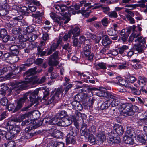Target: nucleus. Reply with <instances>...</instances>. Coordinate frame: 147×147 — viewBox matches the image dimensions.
I'll return each instance as SVG.
<instances>
[{
	"instance_id": "41",
	"label": "nucleus",
	"mask_w": 147,
	"mask_h": 147,
	"mask_svg": "<svg viewBox=\"0 0 147 147\" xmlns=\"http://www.w3.org/2000/svg\"><path fill=\"white\" fill-rule=\"evenodd\" d=\"M129 49V47L126 45H123L118 49V51L120 54H122L124 51Z\"/></svg>"
},
{
	"instance_id": "57",
	"label": "nucleus",
	"mask_w": 147,
	"mask_h": 147,
	"mask_svg": "<svg viewBox=\"0 0 147 147\" xmlns=\"http://www.w3.org/2000/svg\"><path fill=\"white\" fill-rule=\"evenodd\" d=\"M34 28L32 26H29L27 27L26 29V32L28 33V35L30 34H31V33L34 30Z\"/></svg>"
},
{
	"instance_id": "38",
	"label": "nucleus",
	"mask_w": 147,
	"mask_h": 147,
	"mask_svg": "<svg viewBox=\"0 0 147 147\" xmlns=\"http://www.w3.org/2000/svg\"><path fill=\"white\" fill-rule=\"evenodd\" d=\"M25 66H26L25 64L21 65L20 66L18 67L16 69L14 70V71L15 73H19L22 71H24L25 69Z\"/></svg>"
},
{
	"instance_id": "62",
	"label": "nucleus",
	"mask_w": 147,
	"mask_h": 147,
	"mask_svg": "<svg viewBox=\"0 0 147 147\" xmlns=\"http://www.w3.org/2000/svg\"><path fill=\"white\" fill-rule=\"evenodd\" d=\"M136 27L135 25H133L131 26H130L128 27L127 29V31L129 33H130L131 31L132 30L133 32L135 31V30L136 29Z\"/></svg>"
},
{
	"instance_id": "56",
	"label": "nucleus",
	"mask_w": 147,
	"mask_h": 147,
	"mask_svg": "<svg viewBox=\"0 0 147 147\" xmlns=\"http://www.w3.org/2000/svg\"><path fill=\"white\" fill-rule=\"evenodd\" d=\"M7 35V31L4 29H1L0 31V37H3Z\"/></svg>"
},
{
	"instance_id": "20",
	"label": "nucleus",
	"mask_w": 147,
	"mask_h": 147,
	"mask_svg": "<svg viewBox=\"0 0 147 147\" xmlns=\"http://www.w3.org/2000/svg\"><path fill=\"white\" fill-rule=\"evenodd\" d=\"M66 142L67 144H74L75 142V136L70 134H68L66 136Z\"/></svg>"
},
{
	"instance_id": "3",
	"label": "nucleus",
	"mask_w": 147,
	"mask_h": 147,
	"mask_svg": "<svg viewBox=\"0 0 147 147\" xmlns=\"http://www.w3.org/2000/svg\"><path fill=\"white\" fill-rule=\"evenodd\" d=\"M43 90V88H38L35 89L34 91H30L25 94L23 97L20 98L17 103V108L18 109L21 108L22 104L25 100L28 98V96L32 104L36 103L37 102V99L36 98V96L38 95L39 91L40 90Z\"/></svg>"
},
{
	"instance_id": "49",
	"label": "nucleus",
	"mask_w": 147,
	"mask_h": 147,
	"mask_svg": "<svg viewBox=\"0 0 147 147\" xmlns=\"http://www.w3.org/2000/svg\"><path fill=\"white\" fill-rule=\"evenodd\" d=\"M28 36V39L30 41H34L37 38L36 35L32 34H30Z\"/></svg>"
},
{
	"instance_id": "29",
	"label": "nucleus",
	"mask_w": 147,
	"mask_h": 147,
	"mask_svg": "<svg viewBox=\"0 0 147 147\" xmlns=\"http://www.w3.org/2000/svg\"><path fill=\"white\" fill-rule=\"evenodd\" d=\"M86 44L84 49V53L86 56H88L90 54L91 46L90 45Z\"/></svg>"
},
{
	"instance_id": "44",
	"label": "nucleus",
	"mask_w": 147,
	"mask_h": 147,
	"mask_svg": "<svg viewBox=\"0 0 147 147\" xmlns=\"http://www.w3.org/2000/svg\"><path fill=\"white\" fill-rule=\"evenodd\" d=\"M82 114L80 112H77L76 113L75 116H72L71 119H73V121H76L78 120L80 117H81Z\"/></svg>"
},
{
	"instance_id": "42",
	"label": "nucleus",
	"mask_w": 147,
	"mask_h": 147,
	"mask_svg": "<svg viewBox=\"0 0 147 147\" xmlns=\"http://www.w3.org/2000/svg\"><path fill=\"white\" fill-rule=\"evenodd\" d=\"M70 131L69 134H70L72 136H75L76 135L78 131L75 128H73L71 126H70L69 128Z\"/></svg>"
},
{
	"instance_id": "24",
	"label": "nucleus",
	"mask_w": 147,
	"mask_h": 147,
	"mask_svg": "<svg viewBox=\"0 0 147 147\" xmlns=\"http://www.w3.org/2000/svg\"><path fill=\"white\" fill-rule=\"evenodd\" d=\"M118 32L117 28H112L107 30V34L111 36H115L118 34Z\"/></svg>"
},
{
	"instance_id": "59",
	"label": "nucleus",
	"mask_w": 147,
	"mask_h": 147,
	"mask_svg": "<svg viewBox=\"0 0 147 147\" xmlns=\"http://www.w3.org/2000/svg\"><path fill=\"white\" fill-rule=\"evenodd\" d=\"M96 129L95 126H92L89 128L88 129L89 134L94 133L96 131Z\"/></svg>"
},
{
	"instance_id": "34",
	"label": "nucleus",
	"mask_w": 147,
	"mask_h": 147,
	"mask_svg": "<svg viewBox=\"0 0 147 147\" xmlns=\"http://www.w3.org/2000/svg\"><path fill=\"white\" fill-rule=\"evenodd\" d=\"M119 96L111 92H108L106 97L109 99L110 101L113 100L116 98V97Z\"/></svg>"
},
{
	"instance_id": "40",
	"label": "nucleus",
	"mask_w": 147,
	"mask_h": 147,
	"mask_svg": "<svg viewBox=\"0 0 147 147\" xmlns=\"http://www.w3.org/2000/svg\"><path fill=\"white\" fill-rule=\"evenodd\" d=\"M109 17L110 18H117L118 17V15L115 11H111L109 12L107 14Z\"/></svg>"
},
{
	"instance_id": "50",
	"label": "nucleus",
	"mask_w": 147,
	"mask_h": 147,
	"mask_svg": "<svg viewBox=\"0 0 147 147\" xmlns=\"http://www.w3.org/2000/svg\"><path fill=\"white\" fill-rule=\"evenodd\" d=\"M34 62V60L32 58L28 59L26 61V63L25 65L27 66H30L33 64Z\"/></svg>"
},
{
	"instance_id": "53",
	"label": "nucleus",
	"mask_w": 147,
	"mask_h": 147,
	"mask_svg": "<svg viewBox=\"0 0 147 147\" xmlns=\"http://www.w3.org/2000/svg\"><path fill=\"white\" fill-rule=\"evenodd\" d=\"M142 116L143 117L144 124L147 125V113H142Z\"/></svg>"
},
{
	"instance_id": "5",
	"label": "nucleus",
	"mask_w": 147,
	"mask_h": 147,
	"mask_svg": "<svg viewBox=\"0 0 147 147\" xmlns=\"http://www.w3.org/2000/svg\"><path fill=\"white\" fill-rule=\"evenodd\" d=\"M63 92L62 88L61 87L56 89L55 90L54 95L52 96L48 100L47 105H49L52 103L54 104L57 102L60 98V95H61V96Z\"/></svg>"
},
{
	"instance_id": "26",
	"label": "nucleus",
	"mask_w": 147,
	"mask_h": 147,
	"mask_svg": "<svg viewBox=\"0 0 147 147\" xmlns=\"http://www.w3.org/2000/svg\"><path fill=\"white\" fill-rule=\"evenodd\" d=\"M86 125L84 124L82 125L80 131V133L81 135L84 136L85 137H87L89 134L87 131H86Z\"/></svg>"
},
{
	"instance_id": "25",
	"label": "nucleus",
	"mask_w": 147,
	"mask_h": 147,
	"mask_svg": "<svg viewBox=\"0 0 147 147\" xmlns=\"http://www.w3.org/2000/svg\"><path fill=\"white\" fill-rule=\"evenodd\" d=\"M61 119L58 118H52L49 121V123L51 125H57L60 126L59 123H60Z\"/></svg>"
},
{
	"instance_id": "54",
	"label": "nucleus",
	"mask_w": 147,
	"mask_h": 147,
	"mask_svg": "<svg viewBox=\"0 0 147 147\" xmlns=\"http://www.w3.org/2000/svg\"><path fill=\"white\" fill-rule=\"evenodd\" d=\"M21 29L18 27L14 28L12 30V32L15 34H17L20 33Z\"/></svg>"
},
{
	"instance_id": "10",
	"label": "nucleus",
	"mask_w": 147,
	"mask_h": 147,
	"mask_svg": "<svg viewBox=\"0 0 147 147\" xmlns=\"http://www.w3.org/2000/svg\"><path fill=\"white\" fill-rule=\"evenodd\" d=\"M6 128L9 130H11L16 132H19V129L18 126L14 124L13 120L9 121L7 123Z\"/></svg>"
},
{
	"instance_id": "22",
	"label": "nucleus",
	"mask_w": 147,
	"mask_h": 147,
	"mask_svg": "<svg viewBox=\"0 0 147 147\" xmlns=\"http://www.w3.org/2000/svg\"><path fill=\"white\" fill-rule=\"evenodd\" d=\"M112 43V41L107 35H105L103 37L102 43L104 46H106Z\"/></svg>"
},
{
	"instance_id": "27",
	"label": "nucleus",
	"mask_w": 147,
	"mask_h": 147,
	"mask_svg": "<svg viewBox=\"0 0 147 147\" xmlns=\"http://www.w3.org/2000/svg\"><path fill=\"white\" fill-rule=\"evenodd\" d=\"M89 38L94 40V42L96 43H99L100 40L101 39V37L98 36L96 37V35L93 34H92L89 33Z\"/></svg>"
},
{
	"instance_id": "48",
	"label": "nucleus",
	"mask_w": 147,
	"mask_h": 147,
	"mask_svg": "<svg viewBox=\"0 0 147 147\" xmlns=\"http://www.w3.org/2000/svg\"><path fill=\"white\" fill-rule=\"evenodd\" d=\"M58 117L60 119H62L67 115V113L64 111H62L58 113Z\"/></svg>"
},
{
	"instance_id": "11",
	"label": "nucleus",
	"mask_w": 147,
	"mask_h": 147,
	"mask_svg": "<svg viewBox=\"0 0 147 147\" xmlns=\"http://www.w3.org/2000/svg\"><path fill=\"white\" fill-rule=\"evenodd\" d=\"M114 134L116 133L118 135H122L124 132L123 127L118 124H116L113 126Z\"/></svg>"
},
{
	"instance_id": "17",
	"label": "nucleus",
	"mask_w": 147,
	"mask_h": 147,
	"mask_svg": "<svg viewBox=\"0 0 147 147\" xmlns=\"http://www.w3.org/2000/svg\"><path fill=\"white\" fill-rule=\"evenodd\" d=\"M9 132H7L5 136L6 139L11 140L13 139L15 137V134L19 132H16L12 130H9Z\"/></svg>"
},
{
	"instance_id": "7",
	"label": "nucleus",
	"mask_w": 147,
	"mask_h": 147,
	"mask_svg": "<svg viewBox=\"0 0 147 147\" xmlns=\"http://www.w3.org/2000/svg\"><path fill=\"white\" fill-rule=\"evenodd\" d=\"M139 33L136 34V32H133L129 37L128 42L130 43H131L134 38H136L135 40V42H138L142 43H145L146 41V38H143L141 36L139 37Z\"/></svg>"
},
{
	"instance_id": "31",
	"label": "nucleus",
	"mask_w": 147,
	"mask_h": 147,
	"mask_svg": "<svg viewBox=\"0 0 147 147\" xmlns=\"http://www.w3.org/2000/svg\"><path fill=\"white\" fill-rule=\"evenodd\" d=\"M50 57L49 59L48 62L49 65L51 66L57 65L59 63V62L58 61Z\"/></svg>"
},
{
	"instance_id": "4",
	"label": "nucleus",
	"mask_w": 147,
	"mask_h": 147,
	"mask_svg": "<svg viewBox=\"0 0 147 147\" xmlns=\"http://www.w3.org/2000/svg\"><path fill=\"white\" fill-rule=\"evenodd\" d=\"M134 107H137L136 106H133L131 105L128 104H122L119 107L120 114L125 116L132 115L134 113L133 110V108Z\"/></svg>"
},
{
	"instance_id": "43",
	"label": "nucleus",
	"mask_w": 147,
	"mask_h": 147,
	"mask_svg": "<svg viewBox=\"0 0 147 147\" xmlns=\"http://www.w3.org/2000/svg\"><path fill=\"white\" fill-rule=\"evenodd\" d=\"M0 4L2 8H9V7L7 6L6 0H0Z\"/></svg>"
},
{
	"instance_id": "58",
	"label": "nucleus",
	"mask_w": 147,
	"mask_h": 147,
	"mask_svg": "<svg viewBox=\"0 0 147 147\" xmlns=\"http://www.w3.org/2000/svg\"><path fill=\"white\" fill-rule=\"evenodd\" d=\"M80 43L81 44H82L84 42L85 44L86 43H87L89 41L88 40H85V38L84 36H82L79 38Z\"/></svg>"
},
{
	"instance_id": "55",
	"label": "nucleus",
	"mask_w": 147,
	"mask_h": 147,
	"mask_svg": "<svg viewBox=\"0 0 147 147\" xmlns=\"http://www.w3.org/2000/svg\"><path fill=\"white\" fill-rule=\"evenodd\" d=\"M2 66L0 65V75L4 74L7 71V68L6 67H3Z\"/></svg>"
},
{
	"instance_id": "13",
	"label": "nucleus",
	"mask_w": 147,
	"mask_h": 147,
	"mask_svg": "<svg viewBox=\"0 0 147 147\" xmlns=\"http://www.w3.org/2000/svg\"><path fill=\"white\" fill-rule=\"evenodd\" d=\"M72 120L70 118L68 119L63 118L61 119L60 126L66 127L70 125L72 123Z\"/></svg>"
},
{
	"instance_id": "32",
	"label": "nucleus",
	"mask_w": 147,
	"mask_h": 147,
	"mask_svg": "<svg viewBox=\"0 0 147 147\" xmlns=\"http://www.w3.org/2000/svg\"><path fill=\"white\" fill-rule=\"evenodd\" d=\"M126 134H127V136H129L136 137V134L135 133L134 131L130 127H128L127 128Z\"/></svg>"
},
{
	"instance_id": "63",
	"label": "nucleus",
	"mask_w": 147,
	"mask_h": 147,
	"mask_svg": "<svg viewBox=\"0 0 147 147\" xmlns=\"http://www.w3.org/2000/svg\"><path fill=\"white\" fill-rule=\"evenodd\" d=\"M28 117L29 114L27 113L22 114L19 117V118L20 121H22L24 119L28 118Z\"/></svg>"
},
{
	"instance_id": "47",
	"label": "nucleus",
	"mask_w": 147,
	"mask_h": 147,
	"mask_svg": "<svg viewBox=\"0 0 147 147\" xmlns=\"http://www.w3.org/2000/svg\"><path fill=\"white\" fill-rule=\"evenodd\" d=\"M78 74L79 75V77L82 79V80L84 81L85 82H88V80L86 79L87 78V76L85 74H82L81 73L79 72H77Z\"/></svg>"
},
{
	"instance_id": "30",
	"label": "nucleus",
	"mask_w": 147,
	"mask_h": 147,
	"mask_svg": "<svg viewBox=\"0 0 147 147\" xmlns=\"http://www.w3.org/2000/svg\"><path fill=\"white\" fill-rule=\"evenodd\" d=\"M111 101V107L117 106L120 103V99L119 96H117L115 99Z\"/></svg>"
},
{
	"instance_id": "18",
	"label": "nucleus",
	"mask_w": 147,
	"mask_h": 147,
	"mask_svg": "<svg viewBox=\"0 0 147 147\" xmlns=\"http://www.w3.org/2000/svg\"><path fill=\"white\" fill-rule=\"evenodd\" d=\"M73 108L77 111H80L82 109V105L78 101L74 100L71 103Z\"/></svg>"
},
{
	"instance_id": "39",
	"label": "nucleus",
	"mask_w": 147,
	"mask_h": 147,
	"mask_svg": "<svg viewBox=\"0 0 147 147\" xmlns=\"http://www.w3.org/2000/svg\"><path fill=\"white\" fill-rule=\"evenodd\" d=\"M136 137L137 140L140 142L144 143L146 142L145 138L142 135L136 134Z\"/></svg>"
},
{
	"instance_id": "36",
	"label": "nucleus",
	"mask_w": 147,
	"mask_h": 147,
	"mask_svg": "<svg viewBox=\"0 0 147 147\" xmlns=\"http://www.w3.org/2000/svg\"><path fill=\"white\" fill-rule=\"evenodd\" d=\"M58 46L55 43H53L52 45L51 48L47 53V55H49L52 53V52L55 50L58 47Z\"/></svg>"
},
{
	"instance_id": "16",
	"label": "nucleus",
	"mask_w": 147,
	"mask_h": 147,
	"mask_svg": "<svg viewBox=\"0 0 147 147\" xmlns=\"http://www.w3.org/2000/svg\"><path fill=\"white\" fill-rule=\"evenodd\" d=\"M138 80L139 84L142 87L145 86L147 82V78L144 76H139L138 78Z\"/></svg>"
},
{
	"instance_id": "1",
	"label": "nucleus",
	"mask_w": 147,
	"mask_h": 147,
	"mask_svg": "<svg viewBox=\"0 0 147 147\" xmlns=\"http://www.w3.org/2000/svg\"><path fill=\"white\" fill-rule=\"evenodd\" d=\"M56 11L60 15L57 16L54 13H50V16L59 25L61 26L63 23L66 24L70 20V16L71 13L75 14L71 8L67 7L65 4L56 5L55 7Z\"/></svg>"
},
{
	"instance_id": "19",
	"label": "nucleus",
	"mask_w": 147,
	"mask_h": 147,
	"mask_svg": "<svg viewBox=\"0 0 147 147\" xmlns=\"http://www.w3.org/2000/svg\"><path fill=\"white\" fill-rule=\"evenodd\" d=\"M117 79H118V81L116 82L117 83V84L124 86L127 88L130 85V84L128 83L125 80L121 78L118 77Z\"/></svg>"
},
{
	"instance_id": "46",
	"label": "nucleus",
	"mask_w": 147,
	"mask_h": 147,
	"mask_svg": "<svg viewBox=\"0 0 147 147\" xmlns=\"http://www.w3.org/2000/svg\"><path fill=\"white\" fill-rule=\"evenodd\" d=\"M8 100L5 97L2 98L0 101L1 104L3 106H6L8 104Z\"/></svg>"
},
{
	"instance_id": "60",
	"label": "nucleus",
	"mask_w": 147,
	"mask_h": 147,
	"mask_svg": "<svg viewBox=\"0 0 147 147\" xmlns=\"http://www.w3.org/2000/svg\"><path fill=\"white\" fill-rule=\"evenodd\" d=\"M125 16L130 23L133 24L135 23L134 19L132 17L130 16L129 15H125Z\"/></svg>"
},
{
	"instance_id": "2",
	"label": "nucleus",
	"mask_w": 147,
	"mask_h": 147,
	"mask_svg": "<svg viewBox=\"0 0 147 147\" xmlns=\"http://www.w3.org/2000/svg\"><path fill=\"white\" fill-rule=\"evenodd\" d=\"M35 74V71L34 69H30L24 75V76H26L25 78V81H15L11 84L12 90L16 88L17 89L16 90L25 89L28 86L27 84L32 81V76Z\"/></svg>"
},
{
	"instance_id": "15",
	"label": "nucleus",
	"mask_w": 147,
	"mask_h": 147,
	"mask_svg": "<svg viewBox=\"0 0 147 147\" xmlns=\"http://www.w3.org/2000/svg\"><path fill=\"white\" fill-rule=\"evenodd\" d=\"M80 33V29L79 27L76 26L73 29L69 31V33L71 34V35H73V37L78 36Z\"/></svg>"
},
{
	"instance_id": "33",
	"label": "nucleus",
	"mask_w": 147,
	"mask_h": 147,
	"mask_svg": "<svg viewBox=\"0 0 147 147\" xmlns=\"http://www.w3.org/2000/svg\"><path fill=\"white\" fill-rule=\"evenodd\" d=\"M86 2V1L85 0H82L81 1H80V4L81 5H75V8L76 10H78L79 9L80 7V6H82L83 4L84 5V6L85 7H86L88 5H90V3H88L86 4H85Z\"/></svg>"
},
{
	"instance_id": "37",
	"label": "nucleus",
	"mask_w": 147,
	"mask_h": 147,
	"mask_svg": "<svg viewBox=\"0 0 147 147\" xmlns=\"http://www.w3.org/2000/svg\"><path fill=\"white\" fill-rule=\"evenodd\" d=\"M125 78L131 83H134L136 80V79L135 77L131 76L129 74H127Z\"/></svg>"
},
{
	"instance_id": "35",
	"label": "nucleus",
	"mask_w": 147,
	"mask_h": 147,
	"mask_svg": "<svg viewBox=\"0 0 147 147\" xmlns=\"http://www.w3.org/2000/svg\"><path fill=\"white\" fill-rule=\"evenodd\" d=\"M88 142L92 144H96V139L94 136L92 134H90L88 138Z\"/></svg>"
},
{
	"instance_id": "9",
	"label": "nucleus",
	"mask_w": 147,
	"mask_h": 147,
	"mask_svg": "<svg viewBox=\"0 0 147 147\" xmlns=\"http://www.w3.org/2000/svg\"><path fill=\"white\" fill-rule=\"evenodd\" d=\"M42 38L43 40L40 41V44L38 47L39 52H41L44 49L46 41L49 38V35L47 33H45L43 34Z\"/></svg>"
},
{
	"instance_id": "21",
	"label": "nucleus",
	"mask_w": 147,
	"mask_h": 147,
	"mask_svg": "<svg viewBox=\"0 0 147 147\" xmlns=\"http://www.w3.org/2000/svg\"><path fill=\"white\" fill-rule=\"evenodd\" d=\"M107 66L105 63L101 62L96 64L94 68L96 70H98L100 69H107Z\"/></svg>"
},
{
	"instance_id": "52",
	"label": "nucleus",
	"mask_w": 147,
	"mask_h": 147,
	"mask_svg": "<svg viewBox=\"0 0 147 147\" xmlns=\"http://www.w3.org/2000/svg\"><path fill=\"white\" fill-rule=\"evenodd\" d=\"M44 94V96L43 99L45 100H47V97L49 95V90L48 88H46L44 92H43Z\"/></svg>"
},
{
	"instance_id": "14",
	"label": "nucleus",
	"mask_w": 147,
	"mask_h": 147,
	"mask_svg": "<svg viewBox=\"0 0 147 147\" xmlns=\"http://www.w3.org/2000/svg\"><path fill=\"white\" fill-rule=\"evenodd\" d=\"M142 43V44H139L138 45H134V50L137 51L138 53H143L146 48V47L144 45V43Z\"/></svg>"
},
{
	"instance_id": "12",
	"label": "nucleus",
	"mask_w": 147,
	"mask_h": 147,
	"mask_svg": "<svg viewBox=\"0 0 147 147\" xmlns=\"http://www.w3.org/2000/svg\"><path fill=\"white\" fill-rule=\"evenodd\" d=\"M132 137L129 136L126 134L123 138V140L126 144L131 145L132 147H135L137 144L134 142V140L132 138Z\"/></svg>"
},
{
	"instance_id": "8",
	"label": "nucleus",
	"mask_w": 147,
	"mask_h": 147,
	"mask_svg": "<svg viewBox=\"0 0 147 147\" xmlns=\"http://www.w3.org/2000/svg\"><path fill=\"white\" fill-rule=\"evenodd\" d=\"M105 140V133L100 129L98 130V132L96 135V144L99 145L102 144Z\"/></svg>"
},
{
	"instance_id": "61",
	"label": "nucleus",
	"mask_w": 147,
	"mask_h": 147,
	"mask_svg": "<svg viewBox=\"0 0 147 147\" xmlns=\"http://www.w3.org/2000/svg\"><path fill=\"white\" fill-rule=\"evenodd\" d=\"M54 144L55 147H64V144L62 142H54Z\"/></svg>"
},
{
	"instance_id": "51",
	"label": "nucleus",
	"mask_w": 147,
	"mask_h": 147,
	"mask_svg": "<svg viewBox=\"0 0 147 147\" xmlns=\"http://www.w3.org/2000/svg\"><path fill=\"white\" fill-rule=\"evenodd\" d=\"M145 2V1L144 0L140 1L138 4H136L137 7H140L142 8L145 7H146Z\"/></svg>"
},
{
	"instance_id": "28",
	"label": "nucleus",
	"mask_w": 147,
	"mask_h": 147,
	"mask_svg": "<svg viewBox=\"0 0 147 147\" xmlns=\"http://www.w3.org/2000/svg\"><path fill=\"white\" fill-rule=\"evenodd\" d=\"M111 101L107 100L101 105L100 108L102 110L107 109L111 105Z\"/></svg>"
},
{
	"instance_id": "64",
	"label": "nucleus",
	"mask_w": 147,
	"mask_h": 147,
	"mask_svg": "<svg viewBox=\"0 0 147 147\" xmlns=\"http://www.w3.org/2000/svg\"><path fill=\"white\" fill-rule=\"evenodd\" d=\"M107 93H106L104 91H102L101 90L99 91L98 92V96H106Z\"/></svg>"
},
{
	"instance_id": "45",
	"label": "nucleus",
	"mask_w": 147,
	"mask_h": 147,
	"mask_svg": "<svg viewBox=\"0 0 147 147\" xmlns=\"http://www.w3.org/2000/svg\"><path fill=\"white\" fill-rule=\"evenodd\" d=\"M17 24L16 21L14 20H11L8 23H6V25L9 27H12L15 26Z\"/></svg>"
},
{
	"instance_id": "6",
	"label": "nucleus",
	"mask_w": 147,
	"mask_h": 147,
	"mask_svg": "<svg viewBox=\"0 0 147 147\" xmlns=\"http://www.w3.org/2000/svg\"><path fill=\"white\" fill-rule=\"evenodd\" d=\"M18 46L17 45H13L11 46L10 47V49L11 51L10 54L9 53H6L5 54V57L6 58H9L10 59L11 57H13V58H15L16 59V60H15V61H17L18 60V58L17 57V55L19 53Z\"/></svg>"
},
{
	"instance_id": "23",
	"label": "nucleus",
	"mask_w": 147,
	"mask_h": 147,
	"mask_svg": "<svg viewBox=\"0 0 147 147\" xmlns=\"http://www.w3.org/2000/svg\"><path fill=\"white\" fill-rule=\"evenodd\" d=\"M127 88L131 91V93L133 95H139L140 94L141 92L140 91L138 90L137 89L130 84Z\"/></svg>"
}]
</instances>
